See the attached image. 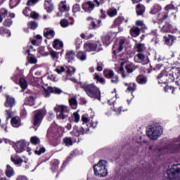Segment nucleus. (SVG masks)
I'll return each mask as SVG.
<instances>
[{"mask_svg": "<svg viewBox=\"0 0 180 180\" xmlns=\"http://www.w3.org/2000/svg\"><path fill=\"white\" fill-rule=\"evenodd\" d=\"M108 162L105 160H100L97 165L94 166V175L100 178L108 176Z\"/></svg>", "mask_w": 180, "mask_h": 180, "instance_id": "nucleus-2", "label": "nucleus"}, {"mask_svg": "<svg viewBox=\"0 0 180 180\" xmlns=\"http://www.w3.org/2000/svg\"><path fill=\"white\" fill-rule=\"evenodd\" d=\"M97 71H102V70H103V68L102 67V64H100L99 63H97V68H96Z\"/></svg>", "mask_w": 180, "mask_h": 180, "instance_id": "nucleus-61", "label": "nucleus"}, {"mask_svg": "<svg viewBox=\"0 0 180 180\" xmlns=\"http://www.w3.org/2000/svg\"><path fill=\"white\" fill-rule=\"evenodd\" d=\"M165 43L167 44V46H172V43H174V41L176 39L174 36L169 35L168 37H165Z\"/></svg>", "mask_w": 180, "mask_h": 180, "instance_id": "nucleus-22", "label": "nucleus"}, {"mask_svg": "<svg viewBox=\"0 0 180 180\" xmlns=\"http://www.w3.org/2000/svg\"><path fill=\"white\" fill-rule=\"evenodd\" d=\"M146 12V7H144L141 4H139L136 6V13L137 15H143Z\"/></svg>", "mask_w": 180, "mask_h": 180, "instance_id": "nucleus-24", "label": "nucleus"}, {"mask_svg": "<svg viewBox=\"0 0 180 180\" xmlns=\"http://www.w3.org/2000/svg\"><path fill=\"white\" fill-rule=\"evenodd\" d=\"M66 58H68V63H71L75 58V52L74 51H68L66 53Z\"/></svg>", "mask_w": 180, "mask_h": 180, "instance_id": "nucleus-17", "label": "nucleus"}, {"mask_svg": "<svg viewBox=\"0 0 180 180\" xmlns=\"http://www.w3.org/2000/svg\"><path fill=\"white\" fill-rule=\"evenodd\" d=\"M146 134L150 140H157L162 134V127L160 124H155L150 127L146 131Z\"/></svg>", "mask_w": 180, "mask_h": 180, "instance_id": "nucleus-4", "label": "nucleus"}, {"mask_svg": "<svg viewBox=\"0 0 180 180\" xmlns=\"http://www.w3.org/2000/svg\"><path fill=\"white\" fill-rule=\"evenodd\" d=\"M102 40H103V44H106V46H108L110 43V36L109 35L104 36Z\"/></svg>", "mask_w": 180, "mask_h": 180, "instance_id": "nucleus-37", "label": "nucleus"}, {"mask_svg": "<svg viewBox=\"0 0 180 180\" xmlns=\"http://www.w3.org/2000/svg\"><path fill=\"white\" fill-rule=\"evenodd\" d=\"M81 88L84 89L86 95L90 98L101 99V91L95 84L85 82L81 86Z\"/></svg>", "mask_w": 180, "mask_h": 180, "instance_id": "nucleus-1", "label": "nucleus"}, {"mask_svg": "<svg viewBox=\"0 0 180 180\" xmlns=\"http://www.w3.org/2000/svg\"><path fill=\"white\" fill-rule=\"evenodd\" d=\"M50 54L53 58H57V57H58V53L54 51H51Z\"/></svg>", "mask_w": 180, "mask_h": 180, "instance_id": "nucleus-58", "label": "nucleus"}, {"mask_svg": "<svg viewBox=\"0 0 180 180\" xmlns=\"http://www.w3.org/2000/svg\"><path fill=\"white\" fill-rule=\"evenodd\" d=\"M167 18H168V13H160L158 15V20L159 23H162Z\"/></svg>", "mask_w": 180, "mask_h": 180, "instance_id": "nucleus-18", "label": "nucleus"}, {"mask_svg": "<svg viewBox=\"0 0 180 180\" xmlns=\"http://www.w3.org/2000/svg\"><path fill=\"white\" fill-rule=\"evenodd\" d=\"M172 27V25H171V24H169V22H166L165 25L160 27V29L163 33H167L169 32V30H171Z\"/></svg>", "mask_w": 180, "mask_h": 180, "instance_id": "nucleus-20", "label": "nucleus"}, {"mask_svg": "<svg viewBox=\"0 0 180 180\" xmlns=\"http://www.w3.org/2000/svg\"><path fill=\"white\" fill-rule=\"evenodd\" d=\"M16 180H27V177L25 176H19Z\"/></svg>", "mask_w": 180, "mask_h": 180, "instance_id": "nucleus-63", "label": "nucleus"}, {"mask_svg": "<svg viewBox=\"0 0 180 180\" xmlns=\"http://www.w3.org/2000/svg\"><path fill=\"white\" fill-rule=\"evenodd\" d=\"M127 91H129V92L131 91H136V84H135V83H133V87H131V86L128 87Z\"/></svg>", "mask_w": 180, "mask_h": 180, "instance_id": "nucleus-62", "label": "nucleus"}, {"mask_svg": "<svg viewBox=\"0 0 180 180\" xmlns=\"http://www.w3.org/2000/svg\"><path fill=\"white\" fill-rule=\"evenodd\" d=\"M45 9L50 13V12H53L54 10V6L51 2H45L44 4Z\"/></svg>", "mask_w": 180, "mask_h": 180, "instance_id": "nucleus-26", "label": "nucleus"}, {"mask_svg": "<svg viewBox=\"0 0 180 180\" xmlns=\"http://www.w3.org/2000/svg\"><path fill=\"white\" fill-rule=\"evenodd\" d=\"M107 13L110 18H113V16H116L117 15V10L116 8H109L107 11Z\"/></svg>", "mask_w": 180, "mask_h": 180, "instance_id": "nucleus-30", "label": "nucleus"}, {"mask_svg": "<svg viewBox=\"0 0 180 180\" xmlns=\"http://www.w3.org/2000/svg\"><path fill=\"white\" fill-rule=\"evenodd\" d=\"M11 123L13 127H19L20 126V118L19 117H14L11 119Z\"/></svg>", "mask_w": 180, "mask_h": 180, "instance_id": "nucleus-16", "label": "nucleus"}, {"mask_svg": "<svg viewBox=\"0 0 180 180\" xmlns=\"http://www.w3.org/2000/svg\"><path fill=\"white\" fill-rule=\"evenodd\" d=\"M73 132L77 133L75 134V136L77 137H79L81 134H85V133H86V130H85L83 127L78 128V127H74Z\"/></svg>", "mask_w": 180, "mask_h": 180, "instance_id": "nucleus-14", "label": "nucleus"}, {"mask_svg": "<svg viewBox=\"0 0 180 180\" xmlns=\"http://www.w3.org/2000/svg\"><path fill=\"white\" fill-rule=\"evenodd\" d=\"M69 25L68 20L63 19L60 20V25L62 27H68Z\"/></svg>", "mask_w": 180, "mask_h": 180, "instance_id": "nucleus-43", "label": "nucleus"}, {"mask_svg": "<svg viewBox=\"0 0 180 180\" xmlns=\"http://www.w3.org/2000/svg\"><path fill=\"white\" fill-rule=\"evenodd\" d=\"M29 25H30V28L32 29V30H34L39 26V25L35 21L30 22Z\"/></svg>", "mask_w": 180, "mask_h": 180, "instance_id": "nucleus-44", "label": "nucleus"}, {"mask_svg": "<svg viewBox=\"0 0 180 180\" xmlns=\"http://www.w3.org/2000/svg\"><path fill=\"white\" fill-rule=\"evenodd\" d=\"M101 41H96L94 44L91 42H86L84 44L85 51H96L98 46H101Z\"/></svg>", "mask_w": 180, "mask_h": 180, "instance_id": "nucleus-6", "label": "nucleus"}, {"mask_svg": "<svg viewBox=\"0 0 180 180\" xmlns=\"http://www.w3.org/2000/svg\"><path fill=\"white\" fill-rule=\"evenodd\" d=\"M77 71V69L74 67H69L68 68V70L66 71L68 75H73V74H75V72Z\"/></svg>", "mask_w": 180, "mask_h": 180, "instance_id": "nucleus-39", "label": "nucleus"}, {"mask_svg": "<svg viewBox=\"0 0 180 180\" xmlns=\"http://www.w3.org/2000/svg\"><path fill=\"white\" fill-rule=\"evenodd\" d=\"M82 8L85 12H92L94 8H95V4L92 1H88L84 3L82 6Z\"/></svg>", "mask_w": 180, "mask_h": 180, "instance_id": "nucleus-10", "label": "nucleus"}, {"mask_svg": "<svg viewBox=\"0 0 180 180\" xmlns=\"http://www.w3.org/2000/svg\"><path fill=\"white\" fill-rule=\"evenodd\" d=\"M63 44L61 41H60L58 39H55L53 41V48L56 49V50L61 49V47H63Z\"/></svg>", "mask_w": 180, "mask_h": 180, "instance_id": "nucleus-28", "label": "nucleus"}, {"mask_svg": "<svg viewBox=\"0 0 180 180\" xmlns=\"http://www.w3.org/2000/svg\"><path fill=\"white\" fill-rule=\"evenodd\" d=\"M167 175L162 180H180V165H172L167 170Z\"/></svg>", "mask_w": 180, "mask_h": 180, "instance_id": "nucleus-3", "label": "nucleus"}, {"mask_svg": "<svg viewBox=\"0 0 180 180\" xmlns=\"http://www.w3.org/2000/svg\"><path fill=\"white\" fill-rule=\"evenodd\" d=\"M120 71L121 72L122 77L126 78V74H124V68L123 67L120 68Z\"/></svg>", "mask_w": 180, "mask_h": 180, "instance_id": "nucleus-60", "label": "nucleus"}, {"mask_svg": "<svg viewBox=\"0 0 180 180\" xmlns=\"http://www.w3.org/2000/svg\"><path fill=\"white\" fill-rule=\"evenodd\" d=\"M59 11L60 12H68V11H70V8L67 6V1H62L59 4Z\"/></svg>", "mask_w": 180, "mask_h": 180, "instance_id": "nucleus-13", "label": "nucleus"}, {"mask_svg": "<svg viewBox=\"0 0 180 180\" xmlns=\"http://www.w3.org/2000/svg\"><path fill=\"white\" fill-rule=\"evenodd\" d=\"M111 82L112 84H117V82H119V77L117 75H113L112 77H111Z\"/></svg>", "mask_w": 180, "mask_h": 180, "instance_id": "nucleus-49", "label": "nucleus"}, {"mask_svg": "<svg viewBox=\"0 0 180 180\" xmlns=\"http://www.w3.org/2000/svg\"><path fill=\"white\" fill-rule=\"evenodd\" d=\"M136 81L138 84H147V77L143 75H139L136 77Z\"/></svg>", "mask_w": 180, "mask_h": 180, "instance_id": "nucleus-21", "label": "nucleus"}, {"mask_svg": "<svg viewBox=\"0 0 180 180\" xmlns=\"http://www.w3.org/2000/svg\"><path fill=\"white\" fill-rule=\"evenodd\" d=\"M172 9H175V6L172 4L167 5L165 7V11H171Z\"/></svg>", "mask_w": 180, "mask_h": 180, "instance_id": "nucleus-56", "label": "nucleus"}, {"mask_svg": "<svg viewBox=\"0 0 180 180\" xmlns=\"http://www.w3.org/2000/svg\"><path fill=\"white\" fill-rule=\"evenodd\" d=\"M55 34H56V33L54 32V30H53L46 28L44 30V37H49V36H51V37H54Z\"/></svg>", "mask_w": 180, "mask_h": 180, "instance_id": "nucleus-19", "label": "nucleus"}, {"mask_svg": "<svg viewBox=\"0 0 180 180\" xmlns=\"http://www.w3.org/2000/svg\"><path fill=\"white\" fill-rule=\"evenodd\" d=\"M124 40L122 39L120 42V46L117 49V53H120L121 51H123V46L124 45Z\"/></svg>", "mask_w": 180, "mask_h": 180, "instance_id": "nucleus-47", "label": "nucleus"}, {"mask_svg": "<svg viewBox=\"0 0 180 180\" xmlns=\"http://www.w3.org/2000/svg\"><path fill=\"white\" fill-rule=\"evenodd\" d=\"M136 26H143L144 22H143L141 20H138L136 21Z\"/></svg>", "mask_w": 180, "mask_h": 180, "instance_id": "nucleus-64", "label": "nucleus"}, {"mask_svg": "<svg viewBox=\"0 0 180 180\" xmlns=\"http://www.w3.org/2000/svg\"><path fill=\"white\" fill-rule=\"evenodd\" d=\"M20 3V0H10V6H11V8H15V6H18Z\"/></svg>", "mask_w": 180, "mask_h": 180, "instance_id": "nucleus-41", "label": "nucleus"}, {"mask_svg": "<svg viewBox=\"0 0 180 180\" xmlns=\"http://www.w3.org/2000/svg\"><path fill=\"white\" fill-rule=\"evenodd\" d=\"M94 79L98 81L100 84H105V79L103 77H100L99 75L96 73L94 75Z\"/></svg>", "mask_w": 180, "mask_h": 180, "instance_id": "nucleus-40", "label": "nucleus"}, {"mask_svg": "<svg viewBox=\"0 0 180 180\" xmlns=\"http://www.w3.org/2000/svg\"><path fill=\"white\" fill-rule=\"evenodd\" d=\"M20 86L22 89H26V88H27V82H26V79L24 78L20 79Z\"/></svg>", "mask_w": 180, "mask_h": 180, "instance_id": "nucleus-34", "label": "nucleus"}, {"mask_svg": "<svg viewBox=\"0 0 180 180\" xmlns=\"http://www.w3.org/2000/svg\"><path fill=\"white\" fill-rule=\"evenodd\" d=\"M130 34L132 37H137V36L140 35V28L138 27H133L130 30Z\"/></svg>", "mask_w": 180, "mask_h": 180, "instance_id": "nucleus-15", "label": "nucleus"}, {"mask_svg": "<svg viewBox=\"0 0 180 180\" xmlns=\"http://www.w3.org/2000/svg\"><path fill=\"white\" fill-rule=\"evenodd\" d=\"M39 2V0H29L27 3V5L32 6L34 5V4H37Z\"/></svg>", "mask_w": 180, "mask_h": 180, "instance_id": "nucleus-53", "label": "nucleus"}, {"mask_svg": "<svg viewBox=\"0 0 180 180\" xmlns=\"http://www.w3.org/2000/svg\"><path fill=\"white\" fill-rule=\"evenodd\" d=\"M56 71L58 72V74H61V72H64V71H65V68L63 66L58 67Z\"/></svg>", "mask_w": 180, "mask_h": 180, "instance_id": "nucleus-51", "label": "nucleus"}, {"mask_svg": "<svg viewBox=\"0 0 180 180\" xmlns=\"http://www.w3.org/2000/svg\"><path fill=\"white\" fill-rule=\"evenodd\" d=\"M30 16L32 19H37V18H39V13L32 12L31 13Z\"/></svg>", "mask_w": 180, "mask_h": 180, "instance_id": "nucleus-55", "label": "nucleus"}, {"mask_svg": "<svg viewBox=\"0 0 180 180\" xmlns=\"http://www.w3.org/2000/svg\"><path fill=\"white\" fill-rule=\"evenodd\" d=\"M69 103L70 106L72 108V109H76L77 106L78 105V102L77 101V98H72L69 99Z\"/></svg>", "mask_w": 180, "mask_h": 180, "instance_id": "nucleus-31", "label": "nucleus"}, {"mask_svg": "<svg viewBox=\"0 0 180 180\" xmlns=\"http://www.w3.org/2000/svg\"><path fill=\"white\" fill-rule=\"evenodd\" d=\"M72 12L73 13H78V12H81V6L79 4H74L72 6Z\"/></svg>", "mask_w": 180, "mask_h": 180, "instance_id": "nucleus-36", "label": "nucleus"}, {"mask_svg": "<svg viewBox=\"0 0 180 180\" xmlns=\"http://www.w3.org/2000/svg\"><path fill=\"white\" fill-rule=\"evenodd\" d=\"M13 21L11 19H6L4 22V25L6 26L7 27H10V26H12Z\"/></svg>", "mask_w": 180, "mask_h": 180, "instance_id": "nucleus-46", "label": "nucleus"}, {"mask_svg": "<svg viewBox=\"0 0 180 180\" xmlns=\"http://www.w3.org/2000/svg\"><path fill=\"white\" fill-rule=\"evenodd\" d=\"M11 160L12 162H13L15 164V165H20L22 164V162H23V159L21 158L11 157Z\"/></svg>", "mask_w": 180, "mask_h": 180, "instance_id": "nucleus-27", "label": "nucleus"}, {"mask_svg": "<svg viewBox=\"0 0 180 180\" xmlns=\"http://www.w3.org/2000/svg\"><path fill=\"white\" fill-rule=\"evenodd\" d=\"M44 153H46V148H44V147L37 148L35 150V154H37V155H41V154H43Z\"/></svg>", "mask_w": 180, "mask_h": 180, "instance_id": "nucleus-38", "label": "nucleus"}, {"mask_svg": "<svg viewBox=\"0 0 180 180\" xmlns=\"http://www.w3.org/2000/svg\"><path fill=\"white\" fill-rule=\"evenodd\" d=\"M77 58L80 60V61H85V60H86V54L84 52H79L77 53Z\"/></svg>", "mask_w": 180, "mask_h": 180, "instance_id": "nucleus-35", "label": "nucleus"}, {"mask_svg": "<svg viewBox=\"0 0 180 180\" xmlns=\"http://www.w3.org/2000/svg\"><path fill=\"white\" fill-rule=\"evenodd\" d=\"M73 117L76 123H78V122H79V114H78V112H74Z\"/></svg>", "mask_w": 180, "mask_h": 180, "instance_id": "nucleus-52", "label": "nucleus"}, {"mask_svg": "<svg viewBox=\"0 0 180 180\" xmlns=\"http://www.w3.org/2000/svg\"><path fill=\"white\" fill-rule=\"evenodd\" d=\"M63 141L65 146H72V140L71 139V138H65L63 139Z\"/></svg>", "mask_w": 180, "mask_h": 180, "instance_id": "nucleus-45", "label": "nucleus"}, {"mask_svg": "<svg viewBox=\"0 0 180 180\" xmlns=\"http://www.w3.org/2000/svg\"><path fill=\"white\" fill-rule=\"evenodd\" d=\"M45 96L46 98H49L50 96V94H60L63 92L61 89L56 87L49 86L47 89H44Z\"/></svg>", "mask_w": 180, "mask_h": 180, "instance_id": "nucleus-7", "label": "nucleus"}, {"mask_svg": "<svg viewBox=\"0 0 180 180\" xmlns=\"http://www.w3.org/2000/svg\"><path fill=\"white\" fill-rule=\"evenodd\" d=\"M31 143H32V144H39L40 143V139L37 136H32L31 138Z\"/></svg>", "mask_w": 180, "mask_h": 180, "instance_id": "nucleus-48", "label": "nucleus"}, {"mask_svg": "<svg viewBox=\"0 0 180 180\" xmlns=\"http://www.w3.org/2000/svg\"><path fill=\"white\" fill-rule=\"evenodd\" d=\"M161 11V6L160 5H155L150 11V13L152 15H155V13H158Z\"/></svg>", "mask_w": 180, "mask_h": 180, "instance_id": "nucleus-32", "label": "nucleus"}, {"mask_svg": "<svg viewBox=\"0 0 180 180\" xmlns=\"http://www.w3.org/2000/svg\"><path fill=\"white\" fill-rule=\"evenodd\" d=\"M77 49H81V44H82V40L80 38H77L75 41Z\"/></svg>", "mask_w": 180, "mask_h": 180, "instance_id": "nucleus-50", "label": "nucleus"}, {"mask_svg": "<svg viewBox=\"0 0 180 180\" xmlns=\"http://www.w3.org/2000/svg\"><path fill=\"white\" fill-rule=\"evenodd\" d=\"M0 13H1V15H4V16H7L8 15V10H6L5 8H1L0 9Z\"/></svg>", "mask_w": 180, "mask_h": 180, "instance_id": "nucleus-54", "label": "nucleus"}, {"mask_svg": "<svg viewBox=\"0 0 180 180\" xmlns=\"http://www.w3.org/2000/svg\"><path fill=\"white\" fill-rule=\"evenodd\" d=\"M82 122H83V123H88V122H89V118H88L85 115H82Z\"/></svg>", "mask_w": 180, "mask_h": 180, "instance_id": "nucleus-57", "label": "nucleus"}, {"mask_svg": "<svg viewBox=\"0 0 180 180\" xmlns=\"http://www.w3.org/2000/svg\"><path fill=\"white\" fill-rule=\"evenodd\" d=\"M15 103L16 101L13 97H11V96H6V101L5 102L6 108H13Z\"/></svg>", "mask_w": 180, "mask_h": 180, "instance_id": "nucleus-11", "label": "nucleus"}, {"mask_svg": "<svg viewBox=\"0 0 180 180\" xmlns=\"http://www.w3.org/2000/svg\"><path fill=\"white\" fill-rule=\"evenodd\" d=\"M55 112H57L58 119H61L64 120V119L68 117V107L65 105H56L54 108Z\"/></svg>", "mask_w": 180, "mask_h": 180, "instance_id": "nucleus-5", "label": "nucleus"}, {"mask_svg": "<svg viewBox=\"0 0 180 180\" xmlns=\"http://www.w3.org/2000/svg\"><path fill=\"white\" fill-rule=\"evenodd\" d=\"M103 75L105 78H112L113 75H115V72H113V70L105 69L103 71Z\"/></svg>", "mask_w": 180, "mask_h": 180, "instance_id": "nucleus-25", "label": "nucleus"}, {"mask_svg": "<svg viewBox=\"0 0 180 180\" xmlns=\"http://www.w3.org/2000/svg\"><path fill=\"white\" fill-rule=\"evenodd\" d=\"M36 98L33 96H29L26 98V103L27 105H30V106H33L34 105V100Z\"/></svg>", "mask_w": 180, "mask_h": 180, "instance_id": "nucleus-23", "label": "nucleus"}, {"mask_svg": "<svg viewBox=\"0 0 180 180\" xmlns=\"http://www.w3.org/2000/svg\"><path fill=\"white\" fill-rule=\"evenodd\" d=\"M135 63H141L146 61V55L143 53H139L134 56Z\"/></svg>", "mask_w": 180, "mask_h": 180, "instance_id": "nucleus-12", "label": "nucleus"}, {"mask_svg": "<svg viewBox=\"0 0 180 180\" xmlns=\"http://www.w3.org/2000/svg\"><path fill=\"white\" fill-rule=\"evenodd\" d=\"M13 174H15V172H13V168H12L9 165H7V169L6 171V176H8V178H11V176H13Z\"/></svg>", "mask_w": 180, "mask_h": 180, "instance_id": "nucleus-29", "label": "nucleus"}, {"mask_svg": "<svg viewBox=\"0 0 180 180\" xmlns=\"http://www.w3.org/2000/svg\"><path fill=\"white\" fill-rule=\"evenodd\" d=\"M25 147H26V143L23 141L17 142L14 146L16 153H23L25 151Z\"/></svg>", "mask_w": 180, "mask_h": 180, "instance_id": "nucleus-9", "label": "nucleus"}, {"mask_svg": "<svg viewBox=\"0 0 180 180\" xmlns=\"http://www.w3.org/2000/svg\"><path fill=\"white\" fill-rule=\"evenodd\" d=\"M44 116V111L39 110L34 117V126H39L41 118Z\"/></svg>", "mask_w": 180, "mask_h": 180, "instance_id": "nucleus-8", "label": "nucleus"}, {"mask_svg": "<svg viewBox=\"0 0 180 180\" xmlns=\"http://www.w3.org/2000/svg\"><path fill=\"white\" fill-rule=\"evenodd\" d=\"M146 50V46H144L143 44H136V51L138 53H143Z\"/></svg>", "mask_w": 180, "mask_h": 180, "instance_id": "nucleus-33", "label": "nucleus"}, {"mask_svg": "<svg viewBox=\"0 0 180 180\" xmlns=\"http://www.w3.org/2000/svg\"><path fill=\"white\" fill-rule=\"evenodd\" d=\"M125 70L128 72V74H131L134 71V67L132 65H127L125 67Z\"/></svg>", "mask_w": 180, "mask_h": 180, "instance_id": "nucleus-42", "label": "nucleus"}, {"mask_svg": "<svg viewBox=\"0 0 180 180\" xmlns=\"http://www.w3.org/2000/svg\"><path fill=\"white\" fill-rule=\"evenodd\" d=\"M30 64H36L37 63V59H36V58H34V57H30Z\"/></svg>", "mask_w": 180, "mask_h": 180, "instance_id": "nucleus-59", "label": "nucleus"}]
</instances>
